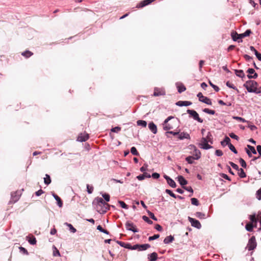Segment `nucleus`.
Instances as JSON below:
<instances>
[{"label":"nucleus","mask_w":261,"mask_h":261,"mask_svg":"<svg viewBox=\"0 0 261 261\" xmlns=\"http://www.w3.org/2000/svg\"><path fill=\"white\" fill-rule=\"evenodd\" d=\"M95 203H96V211L100 214H105L110 210L111 206L114 207V206L109 204L101 197L95 198L93 202V204Z\"/></svg>","instance_id":"obj_1"},{"label":"nucleus","mask_w":261,"mask_h":261,"mask_svg":"<svg viewBox=\"0 0 261 261\" xmlns=\"http://www.w3.org/2000/svg\"><path fill=\"white\" fill-rule=\"evenodd\" d=\"M257 85L258 84L256 82L252 80L248 81L244 84V86L248 92L256 94L261 93V91H258L257 88Z\"/></svg>","instance_id":"obj_2"},{"label":"nucleus","mask_w":261,"mask_h":261,"mask_svg":"<svg viewBox=\"0 0 261 261\" xmlns=\"http://www.w3.org/2000/svg\"><path fill=\"white\" fill-rule=\"evenodd\" d=\"M208 142L213 143L212 140H207L206 138L203 137L201 138V142L199 143V146L201 148L203 149H208L213 147L212 146L209 145Z\"/></svg>","instance_id":"obj_3"},{"label":"nucleus","mask_w":261,"mask_h":261,"mask_svg":"<svg viewBox=\"0 0 261 261\" xmlns=\"http://www.w3.org/2000/svg\"><path fill=\"white\" fill-rule=\"evenodd\" d=\"M187 113L189 114V116L190 117L193 118L195 120H196L200 123L203 122V120L199 117V114L196 111L194 110L188 109Z\"/></svg>","instance_id":"obj_4"},{"label":"nucleus","mask_w":261,"mask_h":261,"mask_svg":"<svg viewBox=\"0 0 261 261\" xmlns=\"http://www.w3.org/2000/svg\"><path fill=\"white\" fill-rule=\"evenodd\" d=\"M125 228L127 230L131 231L134 233L139 232V229L134 223L129 221L125 223Z\"/></svg>","instance_id":"obj_5"},{"label":"nucleus","mask_w":261,"mask_h":261,"mask_svg":"<svg viewBox=\"0 0 261 261\" xmlns=\"http://www.w3.org/2000/svg\"><path fill=\"white\" fill-rule=\"evenodd\" d=\"M256 247V243L254 236H252L249 240L247 246V248L248 250H252Z\"/></svg>","instance_id":"obj_6"},{"label":"nucleus","mask_w":261,"mask_h":261,"mask_svg":"<svg viewBox=\"0 0 261 261\" xmlns=\"http://www.w3.org/2000/svg\"><path fill=\"white\" fill-rule=\"evenodd\" d=\"M189 148L191 150H193L194 153L193 155L194 159L197 160L201 157V152L199 149H198L194 145H190Z\"/></svg>","instance_id":"obj_7"},{"label":"nucleus","mask_w":261,"mask_h":261,"mask_svg":"<svg viewBox=\"0 0 261 261\" xmlns=\"http://www.w3.org/2000/svg\"><path fill=\"white\" fill-rule=\"evenodd\" d=\"M188 220L191 223L192 226L195 227L197 229L201 228V225L198 220L194 218H192L190 217H188Z\"/></svg>","instance_id":"obj_8"},{"label":"nucleus","mask_w":261,"mask_h":261,"mask_svg":"<svg viewBox=\"0 0 261 261\" xmlns=\"http://www.w3.org/2000/svg\"><path fill=\"white\" fill-rule=\"evenodd\" d=\"M164 178L167 180V184L172 188H174L176 187V184L175 182L170 178L169 176L164 174Z\"/></svg>","instance_id":"obj_9"},{"label":"nucleus","mask_w":261,"mask_h":261,"mask_svg":"<svg viewBox=\"0 0 261 261\" xmlns=\"http://www.w3.org/2000/svg\"><path fill=\"white\" fill-rule=\"evenodd\" d=\"M247 72L248 73L247 77L248 79H256L257 74L255 72V70L253 68H249Z\"/></svg>","instance_id":"obj_10"},{"label":"nucleus","mask_w":261,"mask_h":261,"mask_svg":"<svg viewBox=\"0 0 261 261\" xmlns=\"http://www.w3.org/2000/svg\"><path fill=\"white\" fill-rule=\"evenodd\" d=\"M166 92L164 89L155 88L154 89L153 96H159L161 95H165Z\"/></svg>","instance_id":"obj_11"},{"label":"nucleus","mask_w":261,"mask_h":261,"mask_svg":"<svg viewBox=\"0 0 261 261\" xmlns=\"http://www.w3.org/2000/svg\"><path fill=\"white\" fill-rule=\"evenodd\" d=\"M177 138L179 140H182L185 139H190V134L187 132H181L179 131L177 135Z\"/></svg>","instance_id":"obj_12"},{"label":"nucleus","mask_w":261,"mask_h":261,"mask_svg":"<svg viewBox=\"0 0 261 261\" xmlns=\"http://www.w3.org/2000/svg\"><path fill=\"white\" fill-rule=\"evenodd\" d=\"M154 0H143L141 1L140 3H139L136 7L137 8H142L144 7H145L149 4H150L152 2H153Z\"/></svg>","instance_id":"obj_13"},{"label":"nucleus","mask_w":261,"mask_h":261,"mask_svg":"<svg viewBox=\"0 0 261 261\" xmlns=\"http://www.w3.org/2000/svg\"><path fill=\"white\" fill-rule=\"evenodd\" d=\"M89 138V136L88 134H80L77 138V141L82 142L87 141Z\"/></svg>","instance_id":"obj_14"},{"label":"nucleus","mask_w":261,"mask_h":261,"mask_svg":"<svg viewBox=\"0 0 261 261\" xmlns=\"http://www.w3.org/2000/svg\"><path fill=\"white\" fill-rule=\"evenodd\" d=\"M177 179L182 188L188 184V181L182 175H178Z\"/></svg>","instance_id":"obj_15"},{"label":"nucleus","mask_w":261,"mask_h":261,"mask_svg":"<svg viewBox=\"0 0 261 261\" xmlns=\"http://www.w3.org/2000/svg\"><path fill=\"white\" fill-rule=\"evenodd\" d=\"M148 128L150 130L153 134H156L158 132L157 126L152 121L150 122L148 124Z\"/></svg>","instance_id":"obj_16"},{"label":"nucleus","mask_w":261,"mask_h":261,"mask_svg":"<svg viewBox=\"0 0 261 261\" xmlns=\"http://www.w3.org/2000/svg\"><path fill=\"white\" fill-rule=\"evenodd\" d=\"M51 195L57 201V205L59 207H62L63 206V201L60 197L53 192H51Z\"/></svg>","instance_id":"obj_17"},{"label":"nucleus","mask_w":261,"mask_h":261,"mask_svg":"<svg viewBox=\"0 0 261 261\" xmlns=\"http://www.w3.org/2000/svg\"><path fill=\"white\" fill-rule=\"evenodd\" d=\"M192 102L190 101H182L179 100L176 102L175 105L179 107H188L192 105Z\"/></svg>","instance_id":"obj_18"},{"label":"nucleus","mask_w":261,"mask_h":261,"mask_svg":"<svg viewBox=\"0 0 261 261\" xmlns=\"http://www.w3.org/2000/svg\"><path fill=\"white\" fill-rule=\"evenodd\" d=\"M137 249L139 251L146 250L150 247V245L149 244H137Z\"/></svg>","instance_id":"obj_19"},{"label":"nucleus","mask_w":261,"mask_h":261,"mask_svg":"<svg viewBox=\"0 0 261 261\" xmlns=\"http://www.w3.org/2000/svg\"><path fill=\"white\" fill-rule=\"evenodd\" d=\"M176 86L177 88L178 92L179 93L184 92L186 90V87L181 83L177 82L176 83Z\"/></svg>","instance_id":"obj_20"},{"label":"nucleus","mask_w":261,"mask_h":261,"mask_svg":"<svg viewBox=\"0 0 261 261\" xmlns=\"http://www.w3.org/2000/svg\"><path fill=\"white\" fill-rule=\"evenodd\" d=\"M231 38L234 41H238L239 43L242 42L243 41L240 39L239 34L236 32L231 33Z\"/></svg>","instance_id":"obj_21"},{"label":"nucleus","mask_w":261,"mask_h":261,"mask_svg":"<svg viewBox=\"0 0 261 261\" xmlns=\"http://www.w3.org/2000/svg\"><path fill=\"white\" fill-rule=\"evenodd\" d=\"M151 175L147 172H143V174H140L137 176V178L139 180H142L145 178H150Z\"/></svg>","instance_id":"obj_22"},{"label":"nucleus","mask_w":261,"mask_h":261,"mask_svg":"<svg viewBox=\"0 0 261 261\" xmlns=\"http://www.w3.org/2000/svg\"><path fill=\"white\" fill-rule=\"evenodd\" d=\"M148 261H156L158 259V254L154 252L148 255Z\"/></svg>","instance_id":"obj_23"},{"label":"nucleus","mask_w":261,"mask_h":261,"mask_svg":"<svg viewBox=\"0 0 261 261\" xmlns=\"http://www.w3.org/2000/svg\"><path fill=\"white\" fill-rule=\"evenodd\" d=\"M17 193V192L12 193L10 202L15 203L19 200L20 196L18 195Z\"/></svg>","instance_id":"obj_24"},{"label":"nucleus","mask_w":261,"mask_h":261,"mask_svg":"<svg viewBox=\"0 0 261 261\" xmlns=\"http://www.w3.org/2000/svg\"><path fill=\"white\" fill-rule=\"evenodd\" d=\"M27 240L31 245H34L36 244V242H37L36 239L33 236H28L27 237Z\"/></svg>","instance_id":"obj_25"},{"label":"nucleus","mask_w":261,"mask_h":261,"mask_svg":"<svg viewBox=\"0 0 261 261\" xmlns=\"http://www.w3.org/2000/svg\"><path fill=\"white\" fill-rule=\"evenodd\" d=\"M174 237L171 235H170L169 236L166 237L164 239L163 242L165 244H169V243L172 242L174 241Z\"/></svg>","instance_id":"obj_26"},{"label":"nucleus","mask_w":261,"mask_h":261,"mask_svg":"<svg viewBox=\"0 0 261 261\" xmlns=\"http://www.w3.org/2000/svg\"><path fill=\"white\" fill-rule=\"evenodd\" d=\"M199 101L208 105H212L211 99L206 96H203V98H201Z\"/></svg>","instance_id":"obj_27"},{"label":"nucleus","mask_w":261,"mask_h":261,"mask_svg":"<svg viewBox=\"0 0 261 261\" xmlns=\"http://www.w3.org/2000/svg\"><path fill=\"white\" fill-rule=\"evenodd\" d=\"M251 33L252 32L250 30H247L244 33L239 34L240 39L242 40V38L249 36Z\"/></svg>","instance_id":"obj_28"},{"label":"nucleus","mask_w":261,"mask_h":261,"mask_svg":"<svg viewBox=\"0 0 261 261\" xmlns=\"http://www.w3.org/2000/svg\"><path fill=\"white\" fill-rule=\"evenodd\" d=\"M64 225L68 226V227L69 228V230L71 232L75 233L76 232V229L72 226L71 224L65 222L64 223Z\"/></svg>","instance_id":"obj_29"},{"label":"nucleus","mask_w":261,"mask_h":261,"mask_svg":"<svg viewBox=\"0 0 261 261\" xmlns=\"http://www.w3.org/2000/svg\"><path fill=\"white\" fill-rule=\"evenodd\" d=\"M51 180L50 176L48 174H46L45 177L44 178V184L48 186V185H49L51 183Z\"/></svg>","instance_id":"obj_30"},{"label":"nucleus","mask_w":261,"mask_h":261,"mask_svg":"<svg viewBox=\"0 0 261 261\" xmlns=\"http://www.w3.org/2000/svg\"><path fill=\"white\" fill-rule=\"evenodd\" d=\"M125 248L134 250H137V244L134 245H132L130 243H127V245H126V246H125Z\"/></svg>","instance_id":"obj_31"},{"label":"nucleus","mask_w":261,"mask_h":261,"mask_svg":"<svg viewBox=\"0 0 261 261\" xmlns=\"http://www.w3.org/2000/svg\"><path fill=\"white\" fill-rule=\"evenodd\" d=\"M236 74L240 77H243L245 76V74L242 70H234Z\"/></svg>","instance_id":"obj_32"},{"label":"nucleus","mask_w":261,"mask_h":261,"mask_svg":"<svg viewBox=\"0 0 261 261\" xmlns=\"http://www.w3.org/2000/svg\"><path fill=\"white\" fill-rule=\"evenodd\" d=\"M33 55V53L29 50H25L21 53V55L28 58Z\"/></svg>","instance_id":"obj_33"},{"label":"nucleus","mask_w":261,"mask_h":261,"mask_svg":"<svg viewBox=\"0 0 261 261\" xmlns=\"http://www.w3.org/2000/svg\"><path fill=\"white\" fill-rule=\"evenodd\" d=\"M137 124L139 126H141L143 127H145L147 126V122L145 120H139L137 121Z\"/></svg>","instance_id":"obj_34"},{"label":"nucleus","mask_w":261,"mask_h":261,"mask_svg":"<svg viewBox=\"0 0 261 261\" xmlns=\"http://www.w3.org/2000/svg\"><path fill=\"white\" fill-rule=\"evenodd\" d=\"M195 216L200 219H205V214L203 213H201V212H196L195 214Z\"/></svg>","instance_id":"obj_35"},{"label":"nucleus","mask_w":261,"mask_h":261,"mask_svg":"<svg viewBox=\"0 0 261 261\" xmlns=\"http://www.w3.org/2000/svg\"><path fill=\"white\" fill-rule=\"evenodd\" d=\"M238 173L241 178H244L246 176V173L242 168H240L238 170Z\"/></svg>","instance_id":"obj_36"},{"label":"nucleus","mask_w":261,"mask_h":261,"mask_svg":"<svg viewBox=\"0 0 261 261\" xmlns=\"http://www.w3.org/2000/svg\"><path fill=\"white\" fill-rule=\"evenodd\" d=\"M253 228V225L252 223H248L245 226V228L248 231H252Z\"/></svg>","instance_id":"obj_37"},{"label":"nucleus","mask_w":261,"mask_h":261,"mask_svg":"<svg viewBox=\"0 0 261 261\" xmlns=\"http://www.w3.org/2000/svg\"><path fill=\"white\" fill-rule=\"evenodd\" d=\"M97 229L105 234H110V232L107 230L103 229L102 227L100 225L97 226Z\"/></svg>","instance_id":"obj_38"},{"label":"nucleus","mask_w":261,"mask_h":261,"mask_svg":"<svg viewBox=\"0 0 261 261\" xmlns=\"http://www.w3.org/2000/svg\"><path fill=\"white\" fill-rule=\"evenodd\" d=\"M185 160L188 164H192L194 163V160L195 159L194 158V156L190 155L186 158Z\"/></svg>","instance_id":"obj_39"},{"label":"nucleus","mask_w":261,"mask_h":261,"mask_svg":"<svg viewBox=\"0 0 261 261\" xmlns=\"http://www.w3.org/2000/svg\"><path fill=\"white\" fill-rule=\"evenodd\" d=\"M130 152L132 154L136 156L139 155V153L138 152L137 148L135 147H132L130 148Z\"/></svg>","instance_id":"obj_40"},{"label":"nucleus","mask_w":261,"mask_h":261,"mask_svg":"<svg viewBox=\"0 0 261 261\" xmlns=\"http://www.w3.org/2000/svg\"><path fill=\"white\" fill-rule=\"evenodd\" d=\"M203 112H204L205 113L211 114V115H214L215 114V111L213 110H210L207 108H205L203 109Z\"/></svg>","instance_id":"obj_41"},{"label":"nucleus","mask_w":261,"mask_h":261,"mask_svg":"<svg viewBox=\"0 0 261 261\" xmlns=\"http://www.w3.org/2000/svg\"><path fill=\"white\" fill-rule=\"evenodd\" d=\"M221 144L223 146L228 145V136H225L224 140L221 142Z\"/></svg>","instance_id":"obj_42"},{"label":"nucleus","mask_w":261,"mask_h":261,"mask_svg":"<svg viewBox=\"0 0 261 261\" xmlns=\"http://www.w3.org/2000/svg\"><path fill=\"white\" fill-rule=\"evenodd\" d=\"M147 213L151 219L154 221H158L157 218L154 216V214L149 210H147Z\"/></svg>","instance_id":"obj_43"},{"label":"nucleus","mask_w":261,"mask_h":261,"mask_svg":"<svg viewBox=\"0 0 261 261\" xmlns=\"http://www.w3.org/2000/svg\"><path fill=\"white\" fill-rule=\"evenodd\" d=\"M178 132L179 131H167L165 133V134L167 138H169L168 134H171L173 135V136H177L178 134Z\"/></svg>","instance_id":"obj_44"},{"label":"nucleus","mask_w":261,"mask_h":261,"mask_svg":"<svg viewBox=\"0 0 261 261\" xmlns=\"http://www.w3.org/2000/svg\"><path fill=\"white\" fill-rule=\"evenodd\" d=\"M19 251L21 253H22L23 254H25V255L29 254V252H28V250L25 248L21 246V247H19Z\"/></svg>","instance_id":"obj_45"},{"label":"nucleus","mask_w":261,"mask_h":261,"mask_svg":"<svg viewBox=\"0 0 261 261\" xmlns=\"http://www.w3.org/2000/svg\"><path fill=\"white\" fill-rule=\"evenodd\" d=\"M118 203L121 206V207L124 209H128V206L123 201L119 200Z\"/></svg>","instance_id":"obj_46"},{"label":"nucleus","mask_w":261,"mask_h":261,"mask_svg":"<svg viewBox=\"0 0 261 261\" xmlns=\"http://www.w3.org/2000/svg\"><path fill=\"white\" fill-rule=\"evenodd\" d=\"M191 203L193 205H196V206H198L199 205V201L196 198H192L191 199Z\"/></svg>","instance_id":"obj_47"},{"label":"nucleus","mask_w":261,"mask_h":261,"mask_svg":"<svg viewBox=\"0 0 261 261\" xmlns=\"http://www.w3.org/2000/svg\"><path fill=\"white\" fill-rule=\"evenodd\" d=\"M87 191L88 194H92L93 192V187L89 184L87 185Z\"/></svg>","instance_id":"obj_48"},{"label":"nucleus","mask_w":261,"mask_h":261,"mask_svg":"<svg viewBox=\"0 0 261 261\" xmlns=\"http://www.w3.org/2000/svg\"><path fill=\"white\" fill-rule=\"evenodd\" d=\"M142 219L149 224H152L153 222L146 216H143Z\"/></svg>","instance_id":"obj_49"},{"label":"nucleus","mask_w":261,"mask_h":261,"mask_svg":"<svg viewBox=\"0 0 261 261\" xmlns=\"http://www.w3.org/2000/svg\"><path fill=\"white\" fill-rule=\"evenodd\" d=\"M53 248L54 249L53 250V255L54 256H60V253L59 251L57 249V248L54 246Z\"/></svg>","instance_id":"obj_50"},{"label":"nucleus","mask_w":261,"mask_h":261,"mask_svg":"<svg viewBox=\"0 0 261 261\" xmlns=\"http://www.w3.org/2000/svg\"><path fill=\"white\" fill-rule=\"evenodd\" d=\"M102 196L103 197V198L105 199V200L106 201L105 202H108L110 201V195L108 193H103L102 194Z\"/></svg>","instance_id":"obj_51"},{"label":"nucleus","mask_w":261,"mask_h":261,"mask_svg":"<svg viewBox=\"0 0 261 261\" xmlns=\"http://www.w3.org/2000/svg\"><path fill=\"white\" fill-rule=\"evenodd\" d=\"M165 192L167 194H169L170 196H171L174 198H176V195L175 194H174L171 190L166 189L165 190Z\"/></svg>","instance_id":"obj_52"},{"label":"nucleus","mask_w":261,"mask_h":261,"mask_svg":"<svg viewBox=\"0 0 261 261\" xmlns=\"http://www.w3.org/2000/svg\"><path fill=\"white\" fill-rule=\"evenodd\" d=\"M247 147L248 148V150L250 151L251 153H252L254 154H256L257 153L256 150L255 149L254 147L250 145H247Z\"/></svg>","instance_id":"obj_53"},{"label":"nucleus","mask_w":261,"mask_h":261,"mask_svg":"<svg viewBox=\"0 0 261 261\" xmlns=\"http://www.w3.org/2000/svg\"><path fill=\"white\" fill-rule=\"evenodd\" d=\"M159 237H160L159 234H155L152 236L149 237L148 238V240L149 241H153V240H156V239L159 238Z\"/></svg>","instance_id":"obj_54"},{"label":"nucleus","mask_w":261,"mask_h":261,"mask_svg":"<svg viewBox=\"0 0 261 261\" xmlns=\"http://www.w3.org/2000/svg\"><path fill=\"white\" fill-rule=\"evenodd\" d=\"M208 83L210 86L214 88L215 91L218 92L219 91V88L217 86L213 84L211 81H209Z\"/></svg>","instance_id":"obj_55"},{"label":"nucleus","mask_w":261,"mask_h":261,"mask_svg":"<svg viewBox=\"0 0 261 261\" xmlns=\"http://www.w3.org/2000/svg\"><path fill=\"white\" fill-rule=\"evenodd\" d=\"M249 218H250V220L251 221V222L250 223H252L253 224V223H256V217H255V214H253V215H250L249 216Z\"/></svg>","instance_id":"obj_56"},{"label":"nucleus","mask_w":261,"mask_h":261,"mask_svg":"<svg viewBox=\"0 0 261 261\" xmlns=\"http://www.w3.org/2000/svg\"><path fill=\"white\" fill-rule=\"evenodd\" d=\"M229 150L232 151L235 154H237L238 153V151L236 150V149L234 147V146L232 144H231L230 142H229Z\"/></svg>","instance_id":"obj_57"},{"label":"nucleus","mask_w":261,"mask_h":261,"mask_svg":"<svg viewBox=\"0 0 261 261\" xmlns=\"http://www.w3.org/2000/svg\"><path fill=\"white\" fill-rule=\"evenodd\" d=\"M183 189H184L185 190L188 191V192H190V193H192L191 195H189V196H191L193 193V190L192 189V188L191 187H186V186H185L184 188H183Z\"/></svg>","instance_id":"obj_58"},{"label":"nucleus","mask_w":261,"mask_h":261,"mask_svg":"<svg viewBox=\"0 0 261 261\" xmlns=\"http://www.w3.org/2000/svg\"><path fill=\"white\" fill-rule=\"evenodd\" d=\"M121 127L119 126H116L111 128V130L114 133H118L121 130Z\"/></svg>","instance_id":"obj_59"},{"label":"nucleus","mask_w":261,"mask_h":261,"mask_svg":"<svg viewBox=\"0 0 261 261\" xmlns=\"http://www.w3.org/2000/svg\"><path fill=\"white\" fill-rule=\"evenodd\" d=\"M148 165L147 164H144L142 167H141L140 169V170L142 172H145V171L147 169Z\"/></svg>","instance_id":"obj_60"},{"label":"nucleus","mask_w":261,"mask_h":261,"mask_svg":"<svg viewBox=\"0 0 261 261\" xmlns=\"http://www.w3.org/2000/svg\"><path fill=\"white\" fill-rule=\"evenodd\" d=\"M240 163L241 165V166L243 168H246L247 166L246 163L245 161L242 158L240 159Z\"/></svg>","instance_id":"obj_61"},{"label":"nucleus","mask_w":261,"mask_h":261,"mask_svg":"<svg viewBox=\"0 0 261 261\" xmlns=\"http://www.w3.org/2000/svg\"><path fill=\"white\" fill-rule=\"evenodd\" d=\"M172 128H173L172 126L169 124L163 126L164 130H167V132L169 131V130H170Z\"/></svg>","instance_id":"obj_62"},{"label":"nucleus","mask_w":261,"mask_h":261,"mask_svg":"<svg viewBox=\"0 0 261 261\" xmlns=\"http://www.w3.org/2000/svg\"><path fill=\"white\" fill-rule=\"evenodd\" d=\"M160 174L156 172L153 173L151 175V177H152L153 179H158L160 177Z\"/></svg>","instance_id":"obj_63"},{"label":"nucleus","mask_w":261,"mask_h":261,"mask_svg":"<svg viewBox=\"0 0 261 261\" xmlns=\"http://www.w3.org/2000/svg\"><path fill=\"white\" fill-rule=\"evenodd\" d=\"M256 198L258 200H261V188L256 191Z\"/></svg>","instance_id":"obj_64"}]
</instances>
